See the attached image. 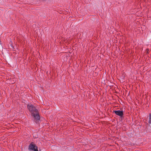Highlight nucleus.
I'll return each instance as SVG.
<instances>
[{"mask_svg": "<svg viewBox=\"0 0 151 151\" xmlns=\"http://www.w3.org/2000/svg\"><path fill=\"white\" fill-rule=\"evenodd\" d=\"M27 108L30 112L31 113L32 115L34 117L36 121L39 120L40 119V116L37 110L36 109L35 106L30 104L28 105Z\"/></svg>", "mask_w": 151, "mask_h": 151, "instance_id": "nucleus-1", "label": "nucleus"}, {"mask_svg": "<svg viewBox=\"0 0 151 151\" xmlns=\"http://www.w3.org/2000/svg\"><path fill=\"white\" fill-rule=\"evenodd\" d=\"M29 150L33 151H38L37 147L35 144H30L29 145Z\"/></svg>", "mask_w": 151, "mask_h": 151, "instance_id": "nucleus-2", "label": "nucleus"}, {"mask_svg": "<svg viewBox=\"0 0 151 151\" xmlns=\"http://www.w3.org/2000/svg\"><path fill=\"white\" fill-rule=\"evenodd\" d=\"M114 112L116 115L119 116L120 117H123L124 113L123 111L122 110H115L114 111Z\"/></svg>", "mask_w": 151, "mask_h": 151, "instance_id": "nucleus-3", "label": "nucleus"}, {"mask_svg": "<svg viewBox=\"0 0 151 151\" xmlns=\"http://www.w3.org/2000/svg\"><path fill=\"white\" fill-rule=\"evenodd\" d=\"M148 123L150 124H151V113L149 114V120Z\"/></svg>", "mask_w": 151, "mask_h": 151, "instance_id": "nucleus-4", "label": "nucleus"}]
</instances>
